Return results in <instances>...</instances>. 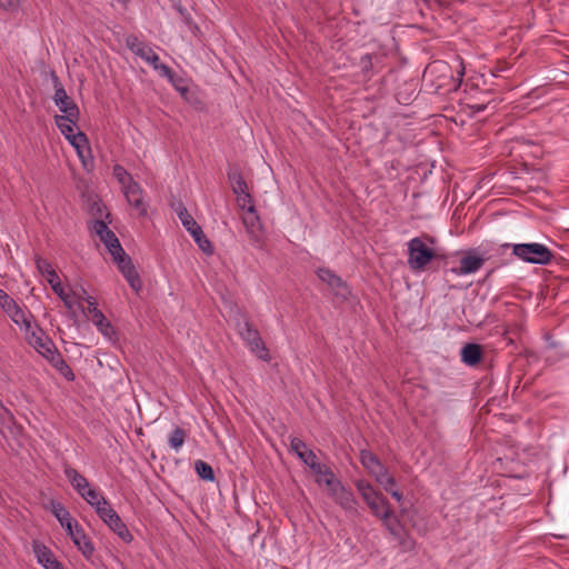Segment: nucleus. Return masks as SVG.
<instances>
[{
	"label": "nucleus",
	"instance_id": "1",
	"mask_svg": "<svg viewBox=\"0 0 569 569\" xmlns=\"http://www.w3.org/2000/svg\"><path fill=\"white\" fill-rule=\"evenodd\" d=\"M408 264L412 270H422L432 260L443 259L445 256L429 248L421 238L416 237L408 242Z\"/></svg>",
	"mask_w": 569,
	"mask_h": 569
},
{
	"label": "nucleus",
	"instance_id": "2",
	"mask_svg": "<svg viewBox=\"0 0 569 569\" xmlns=\"http://www.w3.org/2000/svg\"><path fill=\"white\" fill-rule=\"evenodd\" d=\"M512 253L519 259L535 264H547L553 257L546 246L536 242L513 244Z\"/></svg>",
	"mask_w": 569,
	"mask_h": 569
},
{
	"label": "nucleus",
	"instance_id": "3",
	"mask_svg": "<svg viewBox=\"0 0 569 569\" xmlns=\"http://www.w3.org/2000/svg\"><path fill=\"white\" fill-rule=\"evenodd\" d=\"M355 486L363 501L376 517H379L380 515L386 516V510H388L390 507L388 500L381 492L377 491L370 482L363 479L356 480Z\"/></svg>",
	"mask_w": 569,
	"mask_h": 569
},
{
	"label": "nucleus",
	"instance_id": "4",
	"mask_svg": "<svg viewBox=\"0 0 569 569\" xmlns=\"http://www.w3.org/2000/svg\"><path fill=\"white\" fill-rule=\"evenodd\" d=\"M361 465L373 476L383 489H389V485H396V479L382 465L378 457L369 450L360 451Z\"/></svg>",
	"mask_w": 569,
	"mask_h": 569
},
{
	"label": "nucleus",
	"instance_id": "5",
	"mask_svg": "<svg viewBox=\"0 0 569 569\" xmlns=\"http://www.w3.org/2000/svg\"><path fill=\"white\" fill-rule=\"evenodd\" d=\"M240 337L247 342L251 351L260 359L268 361L270 359L269 350L262 341L259 331L248 321L237 323Z\"/></svg>",
	"mask_w": 569,
	"mask_h": 569
},
{
	"label": "nucleus",
	"instance_id": "6",
	"mask_svg": "<svg viewBox=\"0 0 569 569\" xmlns=\"http://www.w3.org/2000/svg\"><path fill=\"white\" fill-rule=\"evenodd\" d=\"M98 516L100 519L108 525V527L117 533L123 541L129 542L132 540V535L128 530L127 526L123 523L119 515L110 507L109 502L102 507L98 508Z\"/></svg>",
	"mask_w": 569,
	"mask_h": 569
},
{
	"label": "nucleus",
	"instance_id": "7",
	"mask_svg": "<svg viewBox=\"0 0 569 569\" xmlns=\"http://www.w3.org/2000/svg\"><path fill=\"white\" fill-rule=\"evenodd\" d=\"M112 259L117 263L120 272L123 274L131 289L138 292L141 289V279L131 258L123 250V253H116L112 256Z\"/></svg>",
	"mask_w": 569,
	"mask_h": 569
},
{
	"label": "nucleus",
	"instance_id": "8",
	"mask_svg": "<svg viewBox=\"0 0 569 569\" xmlns=\"http://www.w3.org/2000/svg\"><path fill=\"white\" fill-rule=\"evenodd\" d=\"M0 306L17 325L24 326L26 330L31 329V321L17 302L2 289H0Z\"/></svg>",
	"mask_w": 569,
	"mask_h": 569
},
{
	"label": "nucleus",
	"instance_id": "9",
	"mask_svg": "<svg viewBox=\"0 0 569 569\" xmlns=\"http://www.w3.org/2000/svg\"><path fill=\"white\" fill-rule=\"evenodd\" d=\"M328 495L339 505L345 511L351 516H358V502L350 489H347L341 482L328 491Z\"/></svg>",
	"mask_w": 569,
	"mask_h": 569
},
{
	"label": "nucleus",
	"instance_id": "10",
	"mask_svg": "<svg viewBox=\"0 0 569 569\" xmlns=\"http://www.w3.org/2000/svg\"><path fill=\"white\" fill-rule=\"evenodd\" d=\"M317 274L321 281L326 282L332 289L333 293L337 297H340L342 299L348 298V296L350 295L348 286L335 272L327 268H319L317 270Z\"/></svg>",
	"mask_w": 569,
	"mask_h": 569
},
{
	"label": "nucleus",
	"instance_id": "11",
	"mask_svg": "<svg viewBox=\"0 0 569 569\" xmlns=\"http://www.w3.org/2000/svg\"><path fill=\"white\" fill-rule=\"evenodd\" d=\"M486 260L487 257L485 254H479L477 249H470L461 258L459 269L453 271L458 274L473 273L485 264Z\"/></svg>",
	"mask_w": 569,
	"mask_h": 569
},
{
	"label": "nucleus",
	"instance_id": "12",
	"mask_svg": "<svg viewBox=\"0 0 569 569\" xmlns=\"http://www.w3.org/2000/svg\"><path fill=\"white\" fill-rule=\"evenodd\" d=\"M127 47L141 59L147 61L148 63H157L159 61V56L144 42L140 41L136 36H128L126 39Z\"/></svg>",
	"mask_w": 569,
	"mask_h": 569
},
{
	"label": "nucleus",
	"instance_id": "13",
	"mask_svg": "<svg viewBox=\"0 0 569 569\" xmlns=\"http://www.w3.org/2000/svg\"><path fill=\"white\" fill-rule=\"evenodd\" d=\"M290 449L298 458L310 469L319 462L316 453L307 447V443L300 438L293 437L290 441Z\"/></svg>",
	"mask_w": 569,
	"mask_h": 569
},
{
	"label": "nucleus",
	"instance_id": "14",
	"mask_svg": "<svg viewBox=\"0 0 569 569\" xmlns=\"http://www.w3.org/2000/svg\"><path fill=\"white\" fill-rule=\"evenodd\" d=\"M53 100L59 110L66 114V119L76 118V114H80V110L74 101L68 96L64 88L56 90Z\"/></svg>",
	"mask_w": 569,
	"mask_h": 569
},
{
	"label": "nucleus",
	"instance_id": "15",
	"mask_svg": "<svg viewBox=\"0 0 569 569\" xmlns=\"http://www.w3.org/2000/svg\"><path fill=\"white\" fill-rule=\"evenodd\" d=\"M124 196L130 206L138 210L140 216L147 214V206L142 199V189L136 181H130L124 188Z\"/></svg>",
	"mask_w": 569,
	"mask_h": 569
},
{
	"label": "nucleus",
	"instance_id": "16",
	"mask_svg": "<svg viewBox=\"0 0 569 569\" xmlns=\"http://www.w3.org/2000/svg\"><path fill=\"white\" fill-rule=\"evenodd\" d=\"M28 333V342L43 357H46V349L52 350L54 348V343L51 339H49L44 332L36 327L34 329L31 327Z\"/></svg>",
	"mask_w": 569,
	"mask_h": 569
},
{
	"label": "nucleus",
	"instance_id": "17",
	"mask_svg": "<svg viewBox=\"0 0 569 569\" xmlns=\"http://www.w3.org/2000/svg\"><path fill=\"white\" fill-rule=\"evenodd\" d=\"M311 471L317 476L316 482L319 486L325 485L327 491L339 485L341 481L336 477L332 469L323 463L318 462Z\"/></svg>",
	"mask_w": 569,
	"mask_h": 569
},
{
	"label": "nucleus",
	"instance_id": "18",
	"mask_svg": "<svg viewBox=\"0 0 569 569\" xmlns=\"http://www.w3.org/2000/svg\"><path fill=\"white\" fill-rule=\"evenodd\" d=\"M33 551L38 562L42 565L44 569H59V562L54 559L51 550L44 545L33 542Z\"/></svg>",
	"mask_w": 569,
	"mask_h": 569
},
{
	"label": "nucleus",
	"instance_id": "19",
	"mask_svg": "<svg viewBox=\"0 0 569 569\" xmlns=\"http://www.w3.org/2000/svg\"><path fill=\"white\" fill-rule=\"evenodd\" d=\"M461 360L463 363L475 367L482 360V347L477 343H467L461 349Z\"/></svg>",
	"mask_w": 569,
	"mask_h": 569
},
{
	"label": "nucleus",
	"instance_id": "20",
	"mask_svg": "<svg viewBox=\"0 0 569 569\" xmlns=\"http://www.w3.org/2000/svg\"><path fill=\"white\" fill-rule=\"evenodd\" d=\"M64 475L67 479L70 481L73 489L80 496L90 487V483L87 480V478L70 466H67L64 468Z\"/></svg>",
	"mask_w": 569,
	"mask_h": 569
},
{
	"label": "nucleus",
	"instance_id": "21",
	"mask_svg": "<svg viewBox=\"0 0 569 569\" xmlns=\"http://www.w3.org/2000/svg\"><path fill=\"white\" fill-rule=\"evenodd\" d=\"M228 179L231 183L232 191L236 196L249 193L248 184L243 179L239 168L231 167L228 170Z\"/></svg>",
	"mask_w": 569,
	"mask_h": 569
},
{
	"label": "nucleus",
	"instance_id": "22",
	"mask_svg": "<svg viewBox=\"0 0 569 569\" xmlns=\"http://www.w3.org/2000/svg\"><path fill=\"white\" fill-rule=\"evenodd\" d=\"M71 539L86 557L92 555L94 550L93 545L90 541V539L84 535L82 528L78 525V522H74V533L72 535Z\"/></svg>",
	"mask_w": 569,
	"mask_h": 569
},
{
	"label": "nucleus",
	"instance_id": "23",
	"mask_svg": "<svg viewBox=\"0 0 569 569\" xmlns=\"http://www.w3.org/2000/svg\"><path fill=\"white\" fill-rule=\"evenodd\" d=\"M237 202L241 209H247L248 212L250 213V217L243 218V223L247 226L250 224L253 228L254 223L258 222L259 218L256 214V208L252 203V198L250 193L237 196Z\"/></svg>",
	"mask_w": 569,
	"mask_h": 569
},
{
	"label": "nucleus",
	"instance_id": "24",
	"mask_svg": "<svg viewBox=\"0 0 569 569\" xmlns=\"http://www.w3.org/2000/svg\"><path fill=\"white\" fill-rule=\"evenodd\" d=\"M80 114H76V118L69 119H66V114H57L54 117V122L66 139H69L70 134H74L73 127L77 126Z\"/></svg>",
	"mask_w": 569,
	"mask_h": 569
},
{
	"label": "nucleus",
	"instance_id": "25",
	"mask_svg": "<svg viewBox=\"0 0 569 569\" xmlns=\"http://www.w3.org/2000/svg\"><path fill=\"white\" fill-rule=\"evenodd\" d=\"M67 140L77 150L79 157H82L83 151H87L88 154L91 153L88 138L82 131H78L74 134H70V138Z\"/></svg>",
	"mask_w": 569,
	"mask_h": 569
},
{
	"label": "nucleus",
	"instance_id": "26",
	"mask_svg": "<svg viewBox=\"0 0 569 569\" xmlns=\"http://www.w3.org/2000/svg\"><path fill=\"white\" fill-rule=\"evenodd\" d=\"M378 518L382 520L383 526L388 529V531L395 537L402 535L405 530L401 526L400 521L391 515L390 508L386 510V516L380 515Z\"/></svg>",
	"mask_w": 569,
	"mask_h": 569
},
{
	"label": "nucleus",
	"instance_id": "27",
	"mask_svg": "<svg viewBox=\"0 0 569 569\" xmlns=\"http://www.w3.org/2000/svg\"><path fill=\"white\" fill-rule=\"evenodd\" d=\"M99 238L106 244L111 256H114L116 253L119 252L123 253V248L121 247L119 239L110 229H108V231L100 236Z\"/></svg>",
	"mask_w": 569,
	"mask_h": 569
},
{
	"label": "nucleus",
	"instance_id": "28",
	"mask_svg": "<svg viewBox=\"0 0 569 569\" xmlns=\"http://www.w3.org/2000/svg\"><path fill=\"white\" fill-rule=\"evenodd\" d=\"M189 233L192 236L193 240L196 241V243L198 244V247L200 248L201 251H203L207 254H212V252H213L212 244H211L210 240L203 233L200 226L194 227V229L190 230Z\"/></svg>",
	"mask_w": 569,
	"mask_h": 569
},
{
	"label": "nucleus",
	"instance_id": "29",
	"mask_svg": "<svg viewBox=\"0 0 569 569\" xmlns=\"http://www.w3.org/2000/svg\"><path fill=\"white\" fill-rule=\"evenodd\" d=\"M81 497L94 508L96 512H98V508H102L108 503L107 499L91 487H89Z\"/></svg>",
	"mask_w": 569,
	"mask_h": 569
},
{
	"label": "nucleus",
	"instance_id": "30",
	"mask_svg": "<svg viewBox=\"0 0 569 569\" xmlns=\"http://www.w3.org/2000/svg\"><path fill=\"white\" fill-rule=\"evenodd\" d=\"M91 321L96 325L102 335L110 336V333L113 332L110 322L100 310L94 311V315L91 317Z\"/></svg>",
	"mask_w": 569,
	"mask_h": 569
},
{
	"label": "nucleus",
	"instance_id": "31",
	"mask_svg": "<svg viewBox=\"0 0 569 569\" xmlns=\"http://www.w3.org/2000/svg\"><path fill=\"white\" fill-rule=\"evenodd\" d=\"M186 438L187 431L181 427H176L169 435L168 441L171 448L179 450L183 446Z\"/></svg>",
	"mask_w": 569,
	"mask_h": 569
},
{
	"label": "nucleus",
	"instance_id": "32",
	"mask_svg": "<svg viewBox=\"0 0 569 569\" xmlns=\"http://www.w3.org/2000/svg\"><path fill=\"white\" fill-rule=\"evenodd\" d=\"M194 469L198 473V476L206 480V481H213L214 480V472L212 467L202 460H197L194 462Z\"/></svg>",
	"mask_w": 569,
	"mask_h": 569
},
{
	"label": "nucleus",
	"instance_id": "33",
	"mask_svg": "<svg viewBox=\"0 0 569 569\" xmlns=\"http://www.w3.org/2000/svg\"><path fill=\"white\" fill-rule=\"evenodd\" d=\"M51 511L54 517L58 519L60 525H64L67 520H72L70 512L64 508V506L58 501L51 500Z\"/></svg>",
	"mask_w": 569,
	"mask_h": 569
},
{
	"label": "nucleus",
	"instance_id": "34",
	"mask_svg": "<svg viewBox=\"0 0 569 569\" xmlns=\"http://www.w3.org/2000/svg\"><path fill=\"white\" fill-rule=\"evenodd\" d=\"M435 71H440L443 77H448V78L452 79V74H451L449 66L447 63H437V62L431 63L426 68L423 77H427L428 74H432Z\"/></svg>",
	"mask_w": 569,
	"mask_h": 569
},
{
	"label": "nucleus",
	"instance_id": "35",
	"mask_svg": "<svg viewBox=\"0 0 569 569\" xmlns=\"http://www.w3.org/2000/svg\"><path fill=\"white\" fill-rule=\"evenodd\" d=\"M393 538L398 541L402 551H410L416 546L415 540L411 537H409L405 530L402 531V535L395 536Z\"/></svg>",
	"mask_w": 569,
	"mask_h": 569
},
{
	"label": "nucleus",
	"instance_id": "36",
	"mask_svg": "<svg viewBox=\"0 0 569 569\" xmlns=\"http://www.w3.org/2000/svg\"><path fill=\"white\" fill-rule=\"evenodd\" d=\"M372 59H373V56L368 53V54L363 56L360 60L361 73H362L363 78H366V79L371 78V70H372V66H373Z\"/></svg>",
	"mask_w": 569,
	"mask_h": 569
},
{
	"label": "nucleus",
	"instance_id": "37",
	"mask_svg": "<svg viewBox=\"0 0 569 569\" xmlns=\"http://www.w3.org/2000/svg\"><path fill=\"white\" fill-rule=\"evenodd\" d=\"M113 176L118 179V181L123 186V188H126V180L128 179V181H133L132 178L129 176V173L127 172V170L120 166V164H116L113 167Z\"/></svg>",
	"mask_w": 569,
	"mask_h": 569
},
{
	"label": "nucleus",
	"instance_id": "38",
	"mask_svg": "<svg viewBox=\"0 0 569 569\" xmlns=\"http://www.w3.org/2000/svg\"><path fill=\"white\" fill-rule=\"evenodd\" d=\"M47 355L46 359L56 368L58 365H62V361L64 360L61 356V353L58 351L57 347L50 349H46Z\"/></svg>",
	"mask_w": 569,
	"mask_h": 569
},
{
	"label": "nucleus",
	"instance_id": "39",
	"mask_svg": "<svg viewBox=\"0 0 569 569\" xmlns=\"http://www.w3.org/2000/svg\"><path fill=\"white\" fill-rule=\"evenodd\" d=\"M151 66L153 67L154 70H158L162 77L168 78L170 81L173 80L174 72L169 66L160 63V61H158L157 63H151Z\"/></svg>",
	"mask_w": 569,
	"mask_h": 569
},
{
	"label": "nucleus",
	"instance_id": "40",
	"mask_svg": "<svg viewBox=\"0 0 569 569\" xmlns=\"http://www.w3.org/2000/svg\"><path fill=\"white\" fill-rule=\"evenodd\" d=\"M179 219L188 232H190V230L194 229V227H199L197 221L193 219V217L189 212H182V217Z\"/></svg>",
	"mask_w": 569,
	"mask_h": 569
},
{
	"label": "nucleus",
	"instance_id": "41",
	"mask_svg": "<svg viewBox=\"0 0 569 569\" xmlns=\"http://www.w3.org/2000/svg\"><path fill=\"white\" fill-rule=\"evenodd\" d=\"M56 369L69 381L74 380V373L72 372L71 368L67 365V362L63 360L62 365H58Z\"/></svg>",
	"mask_w": 569,
	"mask_h": 569
},
{
	"label": "nucleus",
	"instance_id": "42",
	"mask_svg": "<svg viewBox=\"0 0 569 569\" xmlns=\"http://www.w3.org/2000/svg\"><path fill=\"white\" fill-rule=\"evenodd\" d=\"M36 264H37V269L40 271V273L42 276H44L46 273H48L50 271V269H52L51 263L48 260L42 259V258H37Z\"/></svg>",
	"mask_w": 569,
	"mask_h": 569
},
{
	"label": "nucleus",
	"instance_id": "43",
	"mask_svg": "<svg viewBox=\"0 0 569 569\" xmlns=\"http://www.w3.org/2000/svg\"><path fill=\"white\" fill-rule=\"evenodd\" d=\"M86 300L88 302L87 309H84L81 305H79V307L81 308L82 312L87 311L90 315V317H92L94 315V311H99V309L97 308V302L92 297H88L86 298ZM78 303L80 302L78 301Z\"/></svg>",
	"mask_w": 569,
	"mask_h": 569
},
{
	"label": "nucleus",
	"instance_id": "44",
	"mask_svg": "<svg viewBox=\"0 0 569 569\" xmlns=\"http://www.w3.org/2000/svg\"><path fill=\"white\" fill-rule=\"evenodd\" d=\"M108 226L103 220H96L93 223V230L100 237L108 231Z\"/></svg>",
	"mask_w": 569,
	"mask_h": 569
},
{
	"label": "nucleus",
	"instance_id": "45",
	"mask_svg": "<svg viewBox=\"0 0 569 569\" xmlns=\"http://www.w3.org/2000/svg\"><path fill=\"white\" fill-rule=\"evenodd\" d=\"M44 277L47 278V281L50 283L51 287H52V284L59 283V281H60V279L53 268L50 269V271L48 273H46Z\"/></svg>",
	"mask_w": 569,
	"mask_h": 569
},
{
	"label": "nucleus",
	"instance_id": "46",
	"mask_svg": "<svg viewBox=\"0 0 569 569\" xmlns=\"http://www.w3.org/2000/svg\"><path fill=\"white\" fill-rule=\"evenodd\" d=\"M44 277L47 278V281L50 283L51 287H52V284L59 283V281H60V279L53 268L50 269V271L48 273H46Z\"/></svg>",
	"mask_w": 569,
	"mask_h": 569
},
{
	"label": "nucleus",
	"instance_id": "47",
	"mask_svg": "<svg viewBox=\"0 0 569 569\" xmlns=\"http://www.w3.org/2000/svg\"><path fill=\"white\" fill-rule=\"evenodd\" d=\"M50 78L52 80V83H53V87H54V91L56 90H60V89L63 88V86H62V83H61V81H60V79H59V77H58V74L56 73L54 70L50 71Z\"/></svg>",
	"mask_w": 569,
	"mask_h": 569
},
{
	"label": "nucleus",
	"instance_id": "48",
	"mask_svg": "<svg viewBox=\"0 0 569 569\" xmlns=\"http://www.w3.org/2000/svg\"><path fill=\"white\" fill-rule=\"evenodd\" d=\"M52 290L54 291V293L59 296L61 300L68 296V293L64 292V289L60 281L59 283L52 284Z\"/></svg>",
	"mask_w": 569,
	"mask_h": 569
},
{
	"label": "nucleus",
	"instance_id": "49",
	"mask_svg": "<svg viewBox=\"0 0 569 569\" xmlns=\"http://www.w3.org/2000/svg\"><path fill=\"white\" fill-rule=\"evenodd\" d=\"M68 532V535L72 538V535L74 533V522L72 520H67L64 525H61Z\"/></svg>",
	"mask_w": 569,
	"mask_h": 569
},
{
	"label": "nucleus",
	"instance_id": "50",
	"mask_svg": "<svg viewBox=\"0 0 569 569\" xmlns=\"http://www.w3.org/2000/svg\"><path fill=\"white\" fill-rule=\"evenodd\" d=\"M18 0H0V7L4 9L16 8Z\"/></svg>",
	"mask_w": 569,
	"mask_h": 569
},
{
	"label": "nucleus",
	"instance_id": "51",
	"mask_svg": "<svg viewBox=\"0 0 569 569\" xmlns=\"http://www.w3.org/2000/svg\"><path fill=\"white\" fill-rule=\"evenodd\" d=\"M83 163V167L84 168H88V162H90V164H92V157L90 154L87 153V151H83L82 152V157H79Z\"/></svg>",
	"mask_w": 569,
	"mask_h": 569
},
{
	"label": "nucleus",
	"instance_id": "52",
	"mask_svg": "<svg viewBox=\"0 0 569 569\" xmlns=\"http://www.w3.org/2000/svg\"><path fill=\"white\" fill-rule=\"evenodd\" d=\"M9 415H10V412L8 411V409L0 401V420H4L6 416H9Z\"/></svg>",
	"mask_w": 569,
	"mask_h": 569
},
{
	"label": "nucleus",
	"instance_id": "53",
	"mask_svg": "<svg viewBox=\"0 0 569 569\" xmlns=\"http://www.w3.org/2000/svg\"><path fill=\"white\" fill-rule=\"evenodd\" d=\"M471 108H472V110L475 112H480V111H483L487 108V104L476 103V104H472Z\"/></svg>",
	"mask_w": 569,
	"mask_h": 569
},
{
	"label": "nucleus",
	"instance_id": "54",
	"mask_svg": "<svg viewBox=\"0 0 569 569\" xmlns=\"http://www.w3.org/2000/svg\"><path fill=\"white\" fill-rule=\"evenodd\" d=\"M62 301L64 302V306L68 308V309H72L73 305H74V301L71 300L70 296L68 295L66 298L62 299Z\"/></svg>",
	"mask_w": 569,
	"mask_h": 569
},
{
	"label": "nucleus",
	"instance_id": "55",
	"mask_svg": "<svg viewBox=\"0 0 569 569\" xmlns=\"http://www.w3.org/2000/svg\"><path fill=\"white\" fill-rule=\"evenodd\" d=\"M391 496L398 501L400 502L402 500V493L400 491H391Z\"/></svg>",
	"mask_w": 569,
	"mask_h": 569
},
{
	"label": "nucleus",
	"instance_id": "56",
	"mask_svg": "<svg viewBox=\"0 0 569 569\" xmlns=\"http://www.w3.org/2000/svg\"><path fill=\"white\" fill-rule=\"evenodd\" d=\"M182 212H188V210L180 203L179 207L177 208V213L179 218L182 217Z\"/></svg>",
	"mask_w": 569,
	"mask_h": 569
},
{
	"label": "nucleus",
	"instance_id": "57",
	"mask_svg": "<svg viewBox=\"0 0 569 569\" xmlns=\"http://www.w3.org/2000/svg\"><path fill=\"white\" fill-rule=\"evenodd\" d=\"M393 487H395V485H389V489H385V490L391 495V491H396L393 489Z\"/></svg>",
	"mask_w": 569,
	"mask_h": 569
},
{
	"label": "nucleus",
	"instance_id": "58",
	"mask_svg": "<svg viewBox=\"0 0 569 569\" xmlns=\"http://www.w3.org/2000/svg\"><path fill=\"white\" fill-rule=\"evenodd\" d=\"M463 74H465L463 70L459 71V81H461Z\"/></svg>",
	"mask_w": 569,
	"mask_h": 569
},
{
	"label": "nucleus",
	"instance_id": "59",
	"mask_svg": "<svg viewBox=\"0 0 569 569\" xmlns=\"http://www.w3.org/2000/svg\"><path fill=\"white\" fill-rule=\"evenodd\" d=\"M74 296L78 298V300H79V301H80L81 299H84V298H83V295H77V293H74Z\"/></svg>",
	"mask_w": 569,
	"mask_h": 569
}]
</instances>
